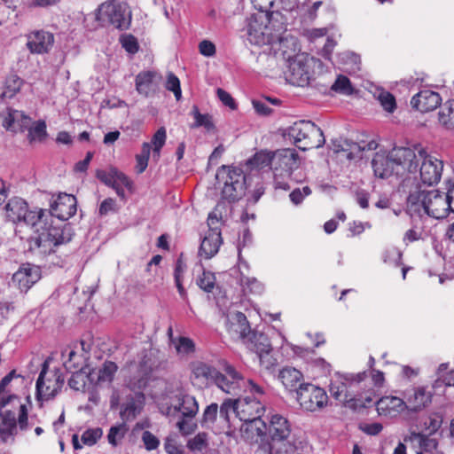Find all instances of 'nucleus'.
<instances>
[{
    "instance_id": "f257e3e1",
    "label": "nucleus",
    "mask_w": 454,
    "mask_h": 454,
    "mask_svg": "<svg viewBox=\"0 0 454 454\" xmlns=\"http://www.w3.org/2000/svg\"><path fill=\"white\" fill-rule=\"evenodd\" d=\"M220 364L224 373L203 361L196 360L190 363L192 384L200 388L215 384L223 392L232 395H237L242 389L256 394L262 393V387L257 382L245 378L232 364L225 360Z\"/></svg>"
},
{
    "instance_id": "f03ea898",
    "label": "nucleus",
    "mask_w": 454,
    "mask_h": 454,
    "mask_svg": "<svg viewBox=\"0 0 454 454\" xmlns=\"http://www.w3.org/2000/svg\"><path fill=\"white\" fill-rule=\"evenodd\" d=\"M50 220L49 211L40 207L28 209L23 220V223L30 226L35 232L39 233L36 240L39 247H56L71 240L72 229L69 225L63 228L51 227Z\"/></svg>"
},
{
    "instance_id": "7ed1b4c3",
    "label": "nucleus",
    "mask_w": 454,
    "mask_h": 454,
    "mask_svg": "<svg viewBox=\"0 0 454 454\" xmlns=\"http://www.w3.org/2000/svg\"><path fill=\"white\" fill-rule=\"evenodd\" d=\"M278 13L261 12L252 14L247 23V39L254 45L263 46L269 43L276 45L286 43V41H276L279 38V33L285 32L284 23L279 21Z\"/></svg>"
},
{
    "instance_id": "20e7f679",
    "label": "nucleus",
    "mask_w": 454,
    "mask_h": 454,
    "mask_svg": "<svg viewBox=\"0 0 454 454\" xmlns=\"http://www.w3.org/2000/svg\"><path fill=\"white\" fill-rule=\"evenodd\" d=\"M413 160H415V154L410 147H395L388 153H376L372 160V166L374 175L384 179L394 174L396 176L406 174V168H414Z\"/></svg>"
},
{
    "instance_id": "39448f33",
    "label": "nucleus",
    "mask_w": 454,
    "mask_h": 454,
    "mask_svg": "<svg viewBox=\"0 0 454 454\" xmlns=\"http://www.w3.org/2000/svg\"><path fill=\"white\" fill-rule=\"evenodd\" d=\"M445 192L438 190H416L410 193L407 199V207L411 215H426L435 219H442L450 213V205Z\"/></svg>"
},
{
    "instance_id": "423d86ee",
    "label": "nucleus",
    "mask_w": 454,
    "mask_h": 454,
    "mask_svg": "<svg viewBox=\"0 0 454 454\" xmlns=\"http://www.w3.org/2000/svg\"><path fill=\"white\" fill-rule=\"evenodd\" d=\"M410 150L415 154V160H412L414 168H406V173L413 175L414 179H417L419 173L424 184L431 186L438 184L443 169L442 160L428 154L426 149L419 145L410 147Z\"/></svg>"
},
{
    "instance_id": "0eeeda50",
    "label": "nucleus",
    "mask_w": 454,
    "mask_h": 454,
    "mask_svg": "<svg viewBox=\"0 0 454 454\" xmlns=\"http://www.w3.org/2000/svg\"><path fill=\"white\" fill-rule=\"evenodd\" d=\"M365 372L357 374L336 373L329 385L331 395L348 406H363L364 403L356 396L357 385L364 380Z\"/></svg>"
},
{
    "instance_id": "6e6552de",
    "label": "nucleus",
    "mask_w": 454,
    "mask_h": 454,
    "mask_svg": "<svg viewBox=\"0 0 454 454\" xmlns=\"http://www.w3.org/2000/svg\"><path fill=\"white\" fill-rule=\"evenodd\" d=\"M299 165V155L294 149L284 148L273 152L272 172L275 188L289 190V180Z\"/></svg>"
},
{
    "instance_id": "1a4fd4ad",
    "label": "nucleus",
    "mask_w": 454,
    "mask_h": 454,
    "mask_svg": "<svg viewBox=\"0 0 454 454\" xmlns=\"http://www.w3.org/2000/svg\"><path fill=\"white\" fill-rule=\"evenodd\" d=\"M215 177L219 183L223 184V200L234 202L243 198L247 189V178L241 168L222 166Z\"/></svg>"
},
{
    "instance_id": "9d476101",
    "label": "nucleus",
    "mask_w": 454,
    "mask_h": 454,
    "mask_svg": "<svg viewBox=\"0 0 454 454\" xmlns=\"http://www.w3.org/2000/svg\"><path fill=\"white\" fill-rule=\"evenodd\" d=\"M288 137L301 151L320 148L325 143L322 129L310 121L294 122L288 129Z\"/></svg>"
},
{
    "instance_id": "9b49d317",
    "label": "nucleus",
    "mask_w": 454,
    "mask_h": 454,
    "mask_svg": "<svg viewBox=\"0 0 454 454\" xmlns=\"http://www.w3.org/2000/svg\"><path fill=\"white\" fill-rule=\"evenodd\" d=\"M97 20L110 24L120 30L128 29L131 22V13L126 4L114 0L101 4L97 10Z\"/></svg>"
},
{
    "instance_id": "f8f14e48",
    "label": "nucleus",
    "mask_w": 454,
    "mask_h": 454,
    "mask_svg": "<svg viewBox=\"0 0 454 454\" xmlns=\"http://www.w3.org/2000/svg\"><path fill=\"white\" fill-rule=\"evenodd\" d=\"M65 377L60 370L49 371L47 361L43 362L42 371L36 380V396L39 400L54 397L62 388Z\"/></svg>"
},
{
    "instance_id": "ddd939ff",
    "label": "nucleus",
    "mask_w": 454,
    "mask_h": 454,
    "mask_svg": "<svg viewBox=\"0 0 454 454\" xmlns=\"http://www.w3.org/2000/svg\"><path fill=\"white\" fill-rule=\"evenodd\" d=\"M288 67L285 73L286 80L295 86L304 87L309 83L311 78L312 59L307 54L301 53L294 58L288 56Z\"/></svg>"
},
{
    "instance_id": "4468645a",
    "label": "nucleus",
    "mask_w": 454,
    "mask_h": 454,
    "mask_svg": "<svg viewBox=\"0 0 454 454\" xmlns=\"http://www.w3.org/2000/svg\"><path fill=\"white\" fill-rule=\"evenodd\" d=\"M262 387V394L252 393L251 391L241 390L238 395L241 393L251 394L235 399V414L241 421H247L255 418H261L265 411V407L261 401V397L265 394L264 387Z\"/></svg>"
},
{
    "instance_id": "2eb2a0df",
    "label": "nucleus",
    "mask_w": 454,
    "mask_h": 454,
    "mask_svg": "<svg viewBox=\"0 0 454 454\" xmlns=\"http://www.w3.org/2000/svg\"><path fill=\"white\" fill-rule=\"evenodd\" d=\"M296 399L300 406L307 411H317L327 405L326 392L313 384H301L296 389Z\"/></svg>"
},
{
    "instance_id": "dca6fc26",
    "label": "nucleus",
    "mask_w": 454,
    "mask_h": 454,
    "mask_svg": "<svg viewBox=\"0 0 454 454\" xmlns=\"http://www.w3.org/2000/svg\"><path fill=\"white\" fill-rule=\"evenodd\" d=\"M27 405L20 403L18 420L14 412L7 411L0 422V440L2 442L11 444L14 442L17 432V423L21 430L27 428Z\"/></svg>"
},
{
    "instance_id": "f3484780",
    "label": "nucleus",
    "mask_w": 454,
    "mask_h": 454,
    "mask_svg": "<svg viewBox=\"0 0 454 454\" xmlns=\"http://www.w3.org/2000/svg\"><path fill=\"white\" fill-rule=\"evenodd\" d=\"M266 419L268 449L271 450V443L285 442L289 438L292 426L285 416L278 413L270 412Z\"/></svg>"
},
{
    "instance_id": "a211bd4d",
    "label": "nucleus",
    "mask_w": 454,
    "mask_h": 454,
    "mask_svg": "<svg viewBox=\"0 0 454 454\" xmlns=\"http://www.w3.org/2000/svg\"><path fill=\"white\" fill-rule=\"evenodd\" d=\"M266 421L261 418L243 421L240 427V434L244 441L249 443H259L268 447L266 434Z\"/></svg>"
},
{
    "instance_id": "6ab92c4d",
    "label": "nucleus",
    "mask_w": 454,
    "mask_h": 454,
    "mask_svg": "<svg viewBox=\"0 0 454 454\" xmlns=\"http://www.w3.org/2000/svg\"><path fill=\"white\" fill-rule=\"evenodd\" d=\"M41 278L38 266L23 263L12 276V283L20 292L27 293Z\"/></svg>"
},
{
    "instance_id": "aec40b11",
    "label": "nucleus",
    "mask_w": 454,
    "mask_h": 454,
    "mask_svg": "<svg viewBox=\"0 0 454 454\" xmlns=\"http://www.w3.org/2000/svg\"><path fill=\"white\" fill-rule=\"evenodd\" d=\"M49 213L60 220H67L76 213V198L67 193H59L51 202Z\"/></svg>"
},
{
    "instance_id": "412c9836",
    "label": "nucleus",
    "mask_w": 454,
    "mask_h": 454,
    "mask_svg": "<svg viewBox=\"0 0 454 454\" xmlns=\"http://www.w3.org/2000/svg\"><path fill=\"white\" fill-rule=\"evenodd\" d=\"M53 43V34L45 30H35L27 35V47L33 54L48 53Z\"/></svg>"
},
{
    "instance_id": "4be33fe9",
    "label": "nucleus",
    "mask_w": 454,
    "mask_h": 454,
    "mask_svg": "<svg viewBox=\"0 0 454 454\" xmlns=\"http://www.w3.org/2000/svg\"><path fill=\"white\" fill-rule=\"evenodd\" d=\"M177 403L167 408V416L181 412L183 417L192 419L199 411V403L193 395L180 393L176 395Z\"/></svg>"
},
{
    "instance_id": "5701e85b",
    "label": "nucleus",
    "mask_w": 454,
    "mask_h": 454,
    "mask_svg": "<svg viewBox=\"0 0 454 454\" xmlns=\"http://www.w3.org/2000/svg\"><path fill=\"white\" fill-rule=\"evenodd\" d=\"M161 82V76L155 71H142L136 76V90L145 97L154 95L159 89Z\"/></svg>"
},
{
    "instance_id": "b1692460",
    "label": "nucleus",
    "mask_w": 454,
    "mask_h": 454,
    "mask_svg": "<svg viewBox=\"0 0 454 454\" xmlns=\"http://www.w3.org/2000/svg\"><path fill=\"white\" fill-rule=\"evenodd\" d=\"M407 412H418L426 408L432 400L431 392L425 387H416L404 393Z\"/></svg>"
},
{
    "instance_id": "393cba45",
    "label": "nucleus",
    "mask_w": 454,
    "mask_h": 454,
    "mask_svg": "<svg viewBox=\"0 0 454 454\" xmlns=\"http://www.w3.org/2000/svg\"><path fill=\"white\" fill-rule=\"evenodd\" d=\"M376 409L380 416L394 419L406 411V405L403 399L387 395L376 402Z\"/></svg>"
},
{
    "instance_id": "a878e982",
    "label": "nucleus",
    "mask_w": 454,
    "mask_h": 454,
    "mask_svg": "<svg viewBox=\"0 0 454 454\" xmlns=\"http://www.w3.org/2000/svg\"><path fill=\"white\" fill-rule=\"evenodd\" d=\"M439 93L430 90H424L414 95L411 100L413 108L425 113L433 111L441 104Z\"/></svg>"
},
{
    "instance_id": "bb28decb",
    "label": "nucleus",
    "mask_w": 454,
    "mask_h": 454,
    "mask_svg": "<svg viewBox=\"0 0 454 454\" xmlns=\"http://www.w3.org/2000/svg\"><path fill=\"white\" fill-rule=\"evenodd\" d=\"M3 116V127L10 131L18 132L24 131L31 123V118L26 115L23 112L8 109Z\"/></svg>"
},
{
    "instance_id": "cd10ccee",
    "label": "nucleus",
    "mask_w": 454,
    "mask_h": 454,
    "mask_svg": "<svg viewBox=\"0 0 454 454\" xmlns=\"http://www.w3.org/2000/svg\"><path fill=\"white\" fill-rule=\"evenodd\" d=\"M377 143L373 140L365 143H356L349 140H343L340 145L336 148V152H346L347 158L349 160L361 159L363 157L362 153L364 151H372L377 148Z\"/></svg>"
},
{
    "instance_id": "c85d7f7f",
    "label": "nucleus",
    "mask_w": 454,
    "mask_h": 454,
    "mask_svg": "<svg viewBox=\"0 0 454 454\" xmlns=\"http://www.w3.org/2000/svg\"><path fill=\"white\" fill-rule=\"evenodd\" d=\"M223 242L221 231L208 230V232L201 241L199 254L205 259L215 256Z\"/></svg>"
},
{
    "instance_id": "c756f323",
    "label": "nucleus",
    "mask_w": 454,
    "mask_h": 454,
    "mask_svg": "<svg viewBox=\"0 0 454 454\" xmlns=\"http://www.w3.org/2000/svg\"><path fill=\"white\" fill-rule=\"evenodd\" d=\"M7 217L16 223L23 222L27 211L28 205L25 200L20 197H12L4 206Z\"/></svg>"
},
{
    "instance_id": "7c9ffc66",
    "label": "nucleus",
    "mask_w": 454,
    "mask_h": 454,
    "mask_svg": "<svg viewBox=\"0 0 454 454\" xmlns=\"http://www.w3.org/2000/svg\"><path fill=\"white\" fill-rule=\"evenodd\" d=\"M243 343L256 355L266 350H272L269 338L265 334L254 331H248V337L246 338Z\"/></svg>"
},
{
    "instance_id": "2f4dec72",
    "label": "nucleus",
    "mask_w": 454,
    "mask_h": 454,
    "mask_svg": "<svg viewBox=\"0 0 454 454\" xmlns=\"http://www.w3.org/2000/svg\"><path fill=\"white\" fill-rule=\"evenodd\" d=\"M228 330L242 341L248 337V331H251L247 317L242 312H236L231 316L228 322Z\"/></svg>"
},
{
    "instance_id": "473e14b6",
    "label": "nucleus",
    "mask_w": 454,
    "mask_h": 454,
    "mask_svg": "<svg viewBox=\"0 0 454 454\" xmlns=\"http://www.w3.org/2000/svg\"><path fill=\"white\" fill-rule=\"evenodd\" d=\"M427 237L428 231L425 228L422 216L419 215L418 217H412L411 227L404 233L403 241L408 246L410 243L424 240Z\"/></svg>"
},
{
    "instance_id": "72a5a7b5",
    "label": "nucleus",
    "mask_w": 454,
    "mask_h": 454,
    "mask_svg": "<svg viewBox=\"0 0 454 454\" xmlns=\"http://www.w3.org/2000/svg\"><path fill=\"white\" fill-rule=\"evenodd\" d=\"M117 365L111 361H106L98 371L89 372L91 380H95L97 385H110L113 381Z\"/></svg>"
},
{
    "instance_id": "f704fd0d",
    "label": "nucleus",
    "mask_w": 454,
    "mask_h": 454,
    "mask_svg": "<svg viewBox=\"0 0 454 454\" xmlns=\"http://www.w3.org/2000/svg\"><path fill=\"white\" fill-rule=\"evenodd\" d=\"M90 356L86 353L70 349L67 359L64 361L65 368L69 372H83L88 367Z\"/></svg>"
},
{
    "instance_id": "c9c22d12",
    "label": "nucleus",
    "mask_w": 454,
    "mask_h": 454,
    "mask_svg": "<svg viewBox=\"0 0 454 454\" xmlns=\"http://www.w3.org/2000/svg\"><path fill=\"white\" fill-rule=\"evenodd\" d=\"M278 379L286 388L293 390L298 389L297 387L301 384L302 374L300 371L293 367L283 368L278 373Z\"/></svg>"
},
{
    "instance_id": "e433bc0d",
    "label": "nucleus",
    "mask_w": 454,
    "mask_h": 454,
    "mask_svg": "<svg viewBox=\"0 0 454 454\" xmlns=\"http://www.w3.org/2000/svg\"><path fill=\"white\" fill-rule=\"evenodd\" d=\"M439 123L448 130H454V99L448 100L440 106Z\"/></svg>"
},
{
    "instance_id": "4c0bfd02",
    "label": "nucleus",
    "mask_w": 454,
    "mask_h": 454,
    "mask_svg": "<svg viewBox=\"0 0 454 454\" xmlns=\"http://www.w3.org/2000/svg\"><path fill=\"white\" fill-rule=\"evenodd\" d=\"M20 375L16 373L14 370L11 371L6 376H4L0 382V405H7L12 401L18 400L17 395L11 394V390L8 389V386L14 378H18Z\"/></svg>"
},
{
    "instance_id": "58836bf2",
    "label": "nucleus",
    "mask_w": 454,
    "mask_h": 454,
    "mask_svg": "<svg viewBox=\"0 0 454 454\" xmlns=\"http://www.w3.org/2000/svg\"><path fill=\"white\" fill-rule=\"evenodd\" d=\"M191 114L194 118V122L192 124V128L203 127L207 132H214L215 129L212 116L208 114H201L197 106H193L191 111Z\"/></svg>"
},
{
    "instance_id": "ea45409f",
    "label": "nucleus",
    "mask_w": 454,
    "mask_h": 454,
    "mask_svg": "<svg viewBox=\"0 0 454 454\" xmlns=\"http://www.w3.org/2000/svg\"><path fill=\"white\" fill-rule=\"evenodd\" d=\"M338 60L342 68L348 73H355L360 69V57L354 52H341L338 55Z\"/></svg>"
},
{
    "instance_id": "a19ab883",
    "label": "nucleus",
    "mask_w": 454,
    "mask_h": 454,
    "mask_svg": "<svg viewBox=\"0 0 454 454\" xmlns=\"http://www.w3.org/2000/svg\"><path fill=\"white\" fill-rule=\"evenodd\" d=\"M283 34L284 32L279 33V38H276V41H286L288 43H282L280 46L276 45V48L274 47L273 43H269L267 45L270 46V52H273L275 55L279 53L283 58L288 59V56H290L288 49L291 46H295L296 40L293 36H284Z\"/></svg>"
},
{
    "instance_id": "79ce46f5",
    "label": "nucleus",
    "mask_w": 454,
    "mask_h": 454,
    "mask_svg": "<svg viewBox=\"0 0 454 454\" xmlns=\"http://www.w3.org/2000/svg\"><path fill=\"white\" fill-rule=\"evenodd\" d=\"M250 164L253 168L257 169H263L264 168L270 167L272 170L273 153L267 151L256 153L253 159L250 160Z\"/></svg>"
},
{
    "instance_id": "37998d69",
    "label": "nucleus",
    "mask_w": 454,
    "mask_h": 454,
    "mask_svg": "<svg viewBox=\"0 0 454 454\" xmlns=\"http://www.w3.org/2000/svg\"><path fill=\"white\" fill-rule=\"evenodd\" d=\"M374 95L385 111L393 113L395 110V98L390 92L379 89L376 90Z\"/></svg>"
},
{
    "instance_id": "c03bdc74",
    "label": "nucleus",
    "mask_w": 454,
    "mask_h": 454,
    "mask_svg": "<svg viewBox=\"0 0 454 454\" xmlns=\"http://www.w3.org/2000/svg\"><path fill=\"white\" fill-rule=\"evenodd\" d=\"M239 281L244 292L248 291L251 294H261L264 290L263 285L255 278L244 276L242 272Z\"/></svg>"
},
{
    "instance_id": "a18cd8bd",
    "label": "nucleus",
    "mask_w": 454,
    "mask_h": 454,
    "mask_svg": "<svg viewBox=\"0 0 454 454\" xmlns=\"http://www.w3.org/2000/svg\"><path fill=\"white\" fill-rule=\"evenodd\" d=\"M224 205L219 203L215 206L214 210L209 213L207 217V225L209 230L215 231H221V225L223 223L222 209Z\"/></svg>"
},
{
    "instance_id": "49530a36",
    "label": "nucleus",
    "mask_w": 454,
    "mask_h": 454,
    "mask_svg": "<svg viewBox=\"0 0 454 454\" xmlns=\"http://www.w3.org/2000/svg\"><path fill=\"white\" fill-rule=\"evenodd\" d=\"M27 138L30 143L42 142L47 136L45 121H40L33 127H28Z\"/></svg>"
},
{
    "instance_id": "de8ad7c7",
    "label": "nucleus",
    "mask_w": 454,
    "mask_h": 454,
    "mask_svg": "<svg viewBox=\"0 0 454 454\" xmlns=\"http://www.w3.org/2000/svg\"><path fill=\"white\" fill-rule=\"evenodd\" d=\"M127 431L128 427L125 423L111 427L107 434L108 442L114 447L117 446L124 438Z\"/></svg>"
},
{
    "instance_id": "09e8293b",
    "label": "nucleus",
    "mask_w": 454,
    "mask_h": 454,
    "mask_svg": "<svg viewBox=\"0 0 454 454\" xmlns=\"http://www.w3.org/2000/svg\"><path fill=\"white\" fill-rule=\"evenodd\" d=\"M22 83V80L18 75H11L6 81L5 89L2 92L1 98H12L17 92L20 91Z\"/></svg>"
},
{
    "instance_id": "8fccbe9b",
    "label": "nucleus",
    "mask_w": 454,
    "mask_h": 454,
    "mask_svg": "<svg viewBox=\"0 0 454 454\" xmlns=\"http://www.w3.org/2000/svg\"><path fill=\"white\" fill-rule=\"evenodd\" d=\"M175 345L176 353L182 356H188L195 352V343L188 337L176 338Z\"/></svg>"
},
{
    "instance_id": "3c124183",
    "label": "nucleus",
    "mask_w": 454,
    "mask_h": 454,
    "mask_svg": "<svg viewBox=\"0 0 454 454\" xmlns=\"http://www.w3.org/2000/svg\"><path fill=\"white\" fill-rule=\"evenodd\" d=\"M151 147H152L151 144L146 143V142L144 143L142 145L141 153L137 154L136 156V160H137L136 169L138 174L143 173L148 166Z\"/></svg>"
},
{
    "instance_id": "603ef678",
    "label": "nucleus",
    "mask_w": 454,
    "mask_h": 454,
    "mask_svg": "<svg viewBox=\"0 0 454 454\" xmlns=\"http://www.w3.org/2000/svg\"><path fill=\"white\" fill-rule=\"evenodd\" d=\"M140 411V405L134 399H130L122 404L121 417L125 420H130L135 419Z\"/></svg>"
},
{
    "instance_id": "864d4df0",
    "label": "nucleus",
    "mask_w": 454,
    "mask_h": 454,
    "mask_svg": "<svg viewBox=\"0 0 454 454\" xmlns=\"http://www.w3.org/2000/svg\"><path fill=\"white\" fill-rule=\"evenodd\" d=\"M408 439L410 441H417L419 444V447L426 451L429 450L430 449H435L437 446V442L434 440L429 439L427 436L421 433L411 432L409 437L405 438L404 440L407 441Z\"/></svg>"
},
{
    "instance_id": "5fc2aeb1",
    "label": "nucleus",
    "mask_w": 454,
    "mask_h": 454,
    "mask_svg": "<svg viewBox=\"0 0 454 454\" xmlns=\"http://www.w3.org/2000/svg\"><path fill=\"white\" fill-rule=\"evenodd\" d=\"M102 435L103 430L100 427L89 428L82 433L81 442L83 445L93 446Z\"/></svg>"
},
{
    "instance_id": "6e6d98bb",
    "label": "nucleus",
    "mask_w": 454,
    "mask_h": 454,
    "mask_svg": "<svg viewBox=\"0 0 454 454\" xmlns=\"http://www.w3.org/2000/svg\"><path fill=\"white\" fill-rule=\"evenodd\" d=\"M167 132L164 127L160 128L152 138V145L153 146V156L159 158L160 154V149L166 143Z\"/></svg>"
},
{
    "instance_id": "4d7b16f0",
    "label": "nucleus",
    "mask_w": 454,
    "mask_h": 454,
    "mask_svg": "<svg viewBox=\"0 0 454 454\" xmlns=\"http://www.w3.org/2000/svg\"><path fill=\"white\" fill-rule=\"evenodd\" d=\"M215 284V274L210 271L203 270L201 275L197 278V285L205 292L210 293L213 291Z\"/></svg>"
},
{
    "instance_id": "13d9d810",
    "label": "nucleus",
    "mask_w": 454,
    "mask_h": 454,
    "mask_svg": "<svg viewBox=\"0 0 454 454\" xmlns=\"http://www.w3.org/2000/svg\"><path fill=\"white\" fill-rule=\"evenodd\" d=\"M331 89L344 95H350L353 92L349 79L344 75H339Z\"/></svg>"
},
{
    "instance_id": "bf43d9fd",
    "label": "nucleus",
    "mask_w": 454,
    "mask_h": 454,
    "mask_svg": "<svg viewBox=\"0 0 454 454\" xmlns=\"http://www.w3.org/2000/svg\"><path fill=\"white\" fill-rule=\"evenodd\" d=\"M218 414V405L217 403H211L210 405L207 406L204 412L203 417L201 420L202 427H210L213 426L215 421L216 420Z\"/></svg>"
},
{
    "instance_id": "052dcab7",
    "label": "nucleus",
    "mask_w": 454,
    "mask_h": 454,
    "mask_svg": "<svg viewBox=\"0 0 454 454\" xmlns=\"http://www.w3.org/2000/svg\"><path fill=\"white\" fill-rule=\"evenodd\" d=\"M235 400H232L231 398H228L223 402L219 408V418L221 420H223L225 424H230V413L231 411L235 412Z\"/></svg>"
},
{
    "instance_id": "680f3d73",
    "label": "nucleus",
    "mask_w": 454,
    "mask_h": 454,
    "mask_svg": "<svg viewBox=\"0 0 454 454\" xmlns=\"http://www.w3.org/2000/svg\"><path fill=\"white\" fill-rule=\"evenodd\" d=\"M73 374L68 380V386L76 391H83L86 386V372H71Z\"/></svg>"
},
{
    "instance_id": "e2e57ef3",
    "label": "nucleus",
    "mask_w": 454,
    "mask_h": 454,
    "mask_svg": "<svg viewBox=\"0 0 454 454\" xmlns=\"http://www.w3.org/2000/svg\"><path fill=\"white\" fill-rule=\"evenodd\" d=\"M272 350H266L257 355L260 364L267 371H271L277 365V359L271 354Z\"/></svg>"
},
{
    "instance_id": "0e129e2a",
    "label": "nucleus",
    "mask_w": 454,
    "mask_h": 454,
    "mask_svg": "<svg viewBox=\"0 0 454 454\" xmlns=\"http://www.w3.org/2000/svg\"><path fill=\"white\" fill-rule=\"evenodd\" d=\"M166 89L174 93L176 100H180L182 98V90L180 87V81L174 74H169L168 75Z\"/></svg>"
},
{
    "instance_id": "69168bd1",
    "label": "nucleus",
    "mask_w": 454,
    "mask_h": 454,
    "mask_svg": "<svg viewBox=\"0 0 454 454\" xmlns=\"http://www.w3.org/2000/svg\"><path fill=\"white\" fill-rule=\"evenodd\" d=\"M207 436L205 433H200L188 442V448L191 450H202L207 447Z\"/></svg>"
},
{
    "instance_id": "338daca9",
    "label": "nucleus",
    "mask_w": 454,
    "mask_h": 454,
    "mask_svg": "<svg viewBox=\"0 0 454 454\" xmlns=\"http://www.w3.org/2000/svg\"><path fill=\"white\" fill-rule=\"evenodd\" d=\"M442 419L438 414H432L428 416L425 421V429L428 431L430 434H434L441 427Z\"/></svg>"
},
{
    "instance_id": "774afa93",
    "label": "nucleus",
    "mask_w": 454,
    "mask_h": 454,
    "mask_svg": "<svg viewBox=\"0 0 454 454\" xmlns=\"http://www.w3.org/2000/svg\"><path fill=\"white\" fill-rule=\"evenodd\" d=\"M118 169L111 168L108 171L98 169L96 172V176L107 186H112L114 182V178L117 175Z\"/></svg>"
}]
</instances>
